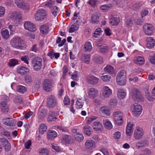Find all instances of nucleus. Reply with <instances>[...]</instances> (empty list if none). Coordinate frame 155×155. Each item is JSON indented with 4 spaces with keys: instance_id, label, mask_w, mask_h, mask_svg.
Here are the masks:
<instances>
[{
    "instance_id": "nucleus-16",
    "label": "nucleus",
    "mask_w": 155,
    "mask_h": 155,
    "mask_svg": "<svg viewBox=\"0 0 155 155\" xmlns=\"http://www.w3.org/2000/svg\"><path fill=\"white\" fill-rule=\"evenodd\" d=\"M103 92L102 94L105 97H108L112 94V90L107 86H105L103 88Z\"/></svg>"
},
{
    "instance_id": "nucleus-29",
    "label": "nucleus",
    "mask_w": 155,
    "mask_h": 155,
    "mask_svg": "<svg viewBox=\"0 0 155 155\" xmlns=\"http://www.w3.org/2000/svg\"><path fill=\"white\" fill-rule=\"evenodd\" d=\"M0 106L2 112H7L8 111V107L6 102L3 101L0 104Z\"/></svg>"
},
{
    "instance_id": "nucleus-52",
    "label": "nucleus",
    "mask_w": 155,
    "mask_h": 155,
    "mask_svg": "<svg viewBox=\"0 0 155 155\" xmlns=\"http://www.w3.org/2000/svg\"><path fill=\"white\" fill-rule=\"evenodd\" d=\"M46 114V110L45 109H42L40 111V113L39 116V118L41 120H43Z\"/></svg>"
},
{
    "instance_id": "nucleus-26",
    "label": "nucleus",
    "mask_w": 155,
    "mask_h": 155,
    "mask_svg": "<svg viewBox=\"0 0 155 155\" xmlns=\"http://www.w3.org/2000/svg\"><path fill=\"white\" fill-rule=\"evenodd\" d=\"M100 111L102 114L103 115L109 116L110 112L108 108L106 106H103L101 107Z\"/></svg>"
},
{
    "instance_id": "nucleus-42",
    "label": "nucleus",
    "mask_w": 155,
    "mask_h": 155,
    "mask_svg": "<svg viewBox=\"0 0 155 155\" xmlns=\"http://www.w3.org/2000/svg\"><path fill=\"white\" fill-rule=\"evenodd\" d=\"M103 124L105 127L107 129H111L113 127L112 124L108 120H103Z\"/></svg>"
},
{
    "instance_id": "nucleus-18",
    "label": "nucleus",
    "mask_w": 155,
    "mask_h": 155,
    "mask_svg": "<svg viewBox=\"0 0 155 155\" xmlns=\"http://www.w3.org/2000/svg\"><path fill=\"white\" fill-rule=\"evenodd\" d=\"M147 41V46L149 48L153 47L155 45V41L151 37L147 38H146Z\"/></svg>"
},
{
    "instance_id": "nucleus-53",
    "label": "nucleus",
    "mask_w": 155,
    "mask_h": 155,
    "mask_svg": "<svg viewBox=\"0 0 155 155\" xmlns=\"http://www.w3.org/2000/svg\"><path fill=\"white\" fill-rule=\"evenodd\" d=\"M78 74V72L77 71H75L71 75V78L74 81H77L79 78Z\"/></svg>"
},
{
    "instance_id": "nucleus-9",
    "label": "nucleus",
    "mask_w": 155,
    "mask_h": 155,
    "mask_svg": "<svg viewBox=\"0 0 155 155\" xmlns=\"http://www.w3.org/2000/svg\"><path fill=\"white\" fill-rule=\"evenodd\" d=\"M24 25L25 29L34 32L36 30L35 25L31 22L26 21L25 22Z\"/></svg>"
},
{
    "instance_id": "nucleus-30",
    "label": "nucleus",
    "mask_w": 155,
    "mask_h": 155,
    "mask_svg": "<svg viewBox=\"0 0 155 155\" xmlns=\"http://www.w3.org/2000/svg\"><path fill=\"white\" fill-rule=\"evenodd\" d=\"M91 55L90 54H85L81 57V59L85 63L88 64L90 61Z\"/></svg>"
},
{
    "instance_id": "nucleus-24",
    "label": "nucleus",
    "mask_w": 155,
    "mask_h": 155,
    "mask_svg": "<svg viewBox=\"0 0 155 155\" xmlns=\"http://www.w3.org/2000/svg\"><path fill=\"white\" fill-rule=\"evenodd\" d=\"M57 135V132L54 130H49L47 138L49 140H52Z\"/></svg>"
},
{
    "instance_id": "nucleus-34",
    "label": "nucleus",
    "mask_w": 155,
    "mask_h": 155,
    "mask_svg": "<svg viewBox=\"0 0 155 155\" xmlns=\"http://www.w3.org/2000/svg\"><path fill=\"white\" fill-rule=\"evenodd\" d=\"M126 95V93L123 89H120L118 90L117 96L119 99H123Z\"/></svg>"
},
{
    "instance_id": "nucleus-19",
    "label": "nucleus",
    "mask_w": 155,
    "mask_h": 155,
    "mask_svg": "<svg viewBox=\"0 0 155 155\" xmlns=\"http://www.w3.org/2000/svg\"><path fill=\"white\" fill-rule=\"evenodd\" d=\"M133 124L130 122H129L127 126L126 129V134L129 136L132 135L133 130Z\"/></svg>"
},
{
    "instance_id": "nucleus-5",
    "label": "nucleus",
    "mask_w": 155,
    "mask_h": 155,
    "mask_svg": "<svg viewBox=\"0 0 155 155\" xmlns=\"http://www.w3.org/2000/svg\"><path fill=\"white\" fill-rule=\"evenodd\" d=\"M57 99L56 97L53 95L49 96L47 100V105L50 107H53L57 105Z\"/></svg>"
},
{
    "instance_id": "nucleus-63",
    "label": "nucleus",
    "mask_w": 155,
    "mask_h": 155,
    "mask_svg": "<svg viewBox=\"0 0 155 155\" xmlns=\"http://www.w3.org/2000/svg\"><path fill=\"white\" fill-rule=\"evenodd\" d=\"M31 145V140H28L27 141H26L25 143V148L26 149H29L30 148V147Z\"/></svg>"
},
{
    "instance_id": "nucleus-55",
    "label": "nucleus",
    "mask_w": 155,
    "mask_h": 155,
    "mask_svg": "<svg viewBox=\"0 0 155 155\" xmlns=\"http://www.w3.org/2000/svg\"><path fill=\"white\" fill-rule=\"evenodd\" d=\"M114 119H117L118 117H123V114L120 111H117L115 112L114 114Z\"/></svg>"
},
{
    "instance_id": "nucleus-20",
    "label": "nucleus",
    "mask_w": 155,
    "mask_h": 155,
    "mask_svg": "<svg viewBox=\"0 0 155 155\" xmlns=\"http://www.w3.org/2000/svg\"><path fill=\"white\" fill-rule=\"evenodd\" d=\"M92 126L93 129L96 131H101L102 128V125L99 122H94L92 124Z\"/></svg>"
},
{
    "instance_id": "nucleus-10",
    "label": "nucleus",
    "mask_w": 155,
    "mask_h": 155,
    "mask_svg": "<svg viewBox=\"0 0 155 155\" xmlns=\"http://www.w3.org/2000/svg\"><path fill=\"white\" fill-rule=\"evenodd\" d=\"M43 88L47 92H49L51 90L52 85L51 81L48 79L45 80L43 84Z\"/></svg>"
},
{
    "instance_id": "nucleus-61",
    "label": "nucleus",
    "mask_w": 155,
    "mask_h": 155,
    "mask_svg": "<svg viewBox=\"0 0 155 155\" xmlns=\"http://www.w3.org/2000/svg\"><path fill=\"white\" fill-rule=\"evenodd\" d=\"M57 128L64 132H68V130L67 127L62 126H58L57 127Z\"/></svg>"
},
{
    "instance_id": "nucleus-48",
    "label": "nucleus",
    "mask_w": 155,
    "mask_h": 155,
    "mask_svg": "<svg viewBox=\"0 0 155 155\" xmlns=\"http://www.w3.org/2000/svg\"><path fill=\"white\" fill-rule=\"evenodd\" d=\"M103 31L101 30L100 28H98L97 29L94 34V37L95 38H97L99 36L102 35V33Z\"/></svg>"
},
{
    "instance_id": "nucleus-8",
    "label": "nucleus",
    "mask_w": 155,
    "mask_h": 155,
    "mask_svg": "<svg viewBox=\"0 0 155 155\" xmlns=\"http://www.w3.org/2000/svg\"><path fill=\"white\" fill-rule=\"evenodd\" d=\"M143 134L142 129L141 128L137 127L134 130V135L136 139L139 140L142 138Z\"/></svg>"
},
{
    "instance_id": "nucleus-56",
    "label": "nucleus",
    "mask_w": 155,
    "mask_h": 155,
    "mask_svg": "<svg viewBox=\"0 0 155 155\" xmlns=\"http://www.w3.org/2000/svg\"><path fill=\"white\" fill-rule=\"evenodd\" d=\"M109 103L111 107H114L117 105V100L116 99H111L110 100Z\"/></svg>"
},
{
    "instance_id": "nucleus-54",
    "label": "nucleus",
    "mask_w": 155,
    "mask_h": 155,
    "mask_svg": "<svg viewBox=\"0 0 155 155\" xmlns=\"http://www.w3.org/2000/svg\"><path fill=\"white\" fill-rule=\"evenodd\" d=\"M18 64V61L15 59H12L10 60L8 63V65L10 67L14 66Z\"/></svg>"
},
{
    "instance_id": "nucleus-50",
    "label": "nucleus",
    "mask_w": 155,
    "mask_h": 155,
    "mask_svg": "<svg viewBox=\"0 0 155 155\" xmlns=\"http://www.w3.org/2000/svg\"><path fill=\"white\" fill-rule=\"evenodd\" d=\"M99 16L97 13H94L91 16V21L93 23H97L98 22Z\"/></svg>"
},
{
    "instance_id": "nucleus-35",
    "label": "nucleus",
    "mask_w": 155,
    "mask_h": 155,
    "mask_svg": "<svg viewBox=\"0 0 155 155\" xmlns=\"http://www.w3.org/2000/svg\"><path fill=\"white\" fill-rule=\"evenodd\" d=\"M75 131L76 134L75 135V137L76 140L78 141H81L84 139V137L79 132L77 131L76 129L74 130Z\"/></svg>"
},
{
    "instance_id": "nucleus-44",
    "label": "nucleus",
    "mask_w": 155,
    "mask_h": 155,
    "mask_svg": "<svg viewBox=\"0 0 155 155\" xmlns=\"http://www.w3.org/2000/svg\"><path fill=\"white\" fill-rule=\"evenodd\" d=\"M14 103L17 105H20L23 103V99L20 97L16 96L14 100Z\"/></svg>"
},
{
    "instance_id": "nucleus-3",
    "label": "nucleus",
    "mask_w": 155,
    "mask_h": 155,
    "mask_svg": "<svg viewBox=\"0 0 155 155\" xmlns=\"http://www.w3.org/2000/svg\"><path fill=\"white\" fill-rule=\"evenodd\" d=\"M46 11L44 9H39L35 15V20L38 21H42L46 18Z\"/></svg>"
},
{
    "instance_id": "nucleus-59",
    "label": "nucleus",
    "mask_w": 155,
    "mask_h": 155,
    "mask_svg": "<svg viewBox=\"0 0 155 155\" xmlns=\"http://www.w3.org/2000/svg\"><path fill=\"white\" fill-rule=\"evenodd\" d=\"M109 49L107 46H102L100 49V51L102 53H104L107 52Z\"/></svg>"
},
{
    "instance_id": "nucleus-7",
    "label": "nucleus",
    "mask_w": 155,
    "mask_h": 155,
    "mask_svg": "<svg viewBox=\"0 0 155 155\" xmlns=\"http://www.w3.org/2000/svg\"><path fill=\"white\" fill-rule=\"evenodd\" d=\"M143 30L146 35H150L153 34L154 28L151 25L146 24L143 25Z\"/></svg>"
},
{
    "instance_id": "nucleus-57",
    "label": "nucleus",
    "mask_w": 155,
    "mask_h": 155,
    "mask_svg": "<svg viewBox=\"0 0 155 155\" xmlns=\"http://www.w3.org/2000/svg\"><path fill=\"white\" fill-rule=\"evenodd\" d=\"M52 147L53 149L57 152H61V149L57 145L54 144H52Z\"/></svg>"
},
{
    "instance_id": "nucleus-41",
    "label": "nucleus",
    "mask_w": 155,
    "mask_h": 155,
    "mask_svg": "<svg viewBox=\"0 0 155 155\" xmlns=\"http://www.w3.org/2000/svg\"><path fill=\"white\" fill-rule=\"evenodd\" d=\"M47 129V126L44 124L40 125L39 128V132L41 135L44 134Z\"/></svg>"
},
{
    "instance_id": "nucleus-43",
    "label": "nucleus",
    "mask_w": 155,
    "mask_h": 155,
    "mask_svg": "<svg viewBox=\"0 0 155 155\" xmlns=\"http://www.w3.org/2000/svg\"><path fill=\"white\" fill-rule=\"evenodd\" d=\"M17 90L18 92L21 94H24V92L27 91L25 87L21 85H19L18 86Z\"/></svg>"
},
{
    "instance_id": "nucleus-22",
    "label": "nucleus",
    "mask_w": 155,
    "mask_h": 155,
    "mask_svg": "<svg viewBox=\"0 0 155 155\" xmlns=\"http://www.w3.org/2000/svg\"><path fill=\"white\" fill-rule=\"evenodd\" d=\"M93 62L97 64H100L103 63L102 58L98 55H95L93 57Z\"/></svg>"
},
{
    "instance_id": "nucleus-37",
    "label": "nucleus",
    "mask_w": 155,
    "mask_h": 155,
    "mask_svg": "<svg viewBox=\"0 0 155 155\" xmlns=\"http://www.w3.org/2000/svg\"><path fill=\"white\" fill-rule=\"evenodd\" d=\"M92 48L91 43L90 42L87 41L85 43L84 47L85 51H90Z\"/></svg>"
},
{
    "instance_id": "nucleus-1",
    "label": "nucleus",
    "mask_w": 155,
    "mask_h": 155,
    "mask_svg": "<svg viewBox=\"0 0 155 155\" xmlns=\"http://www.w3.org/2000/svg\"><path fill=\"white\" fill-rule=\"evenodd\" d=\"M126 73L124 70H122L118 72L117 76L116 81L117 84L120 85H124L126 82Z\"/></svg>"
},
{
    "instance_id": "nucleus-6",
    "label": "nucleus",
    "mask_w": 155,
    "mask_h": 155,
    "mask_svg": "<svg viewBox=\"0 0 155 155\" xmlns=\"http://www.w3.org/2000/svg\"><path fill=\"white\" fill-rule=\"evenodd\" d=\"M132 110L135 115L137 116L140 115L141 114L142 108L140 104L135 103L132 105Z\"/></svg>"
},
{
    "instance_id": "nucleus-27",
    "label": "nucleus",
    "mask_w": 155,
    "mask_h": 155,
    "mask_svg": "<svg viewBox=\"0 0 155 155\" xmlns=\"http://www.w3.org/2000/svg\"><path fill=\"white\" fill-rule=\"evenodd\" d=\"M147 145V142L146 140H144L140 141L136 143V146L138 148L140 149L146 146Z\"/></svg>"
},
{
    "instance_id": "nucleus-45",
    "label": "nucleus",
    "mask_w": 155,
    "mask_h": 155,
    "mask_svg": "<svg viewBox=\"0 0 155 155\" xmlns=\"http://www.w3.org/2000/svg\"><path fill=\"white\" fill-rule=\"evenodd\" d=\"M102 75L101 78L103 81L105 82H108L110 81L111 78L110 75H104V74H103Z\"/></svg>"
},
{
    "instance_id": "nucleus-14",
    "label": "nucleus",
    "mask_w": 155,
    "mask_h": 155,
    "mask_svg": "<svg viewBox=\"0 0 155 155\" xmlns=\"http://www.w3.org/2000/svg\"><path fill=\"white\" fill-rule=\"evenodd\" d=\"M15 3L16 5L19 8H22L25 9H28L29 6L26 5L24 2L22 0H15Z\"/></svg>"
},
{
    "instance_id": "nucleus-11",
    "label": "nucleus",
    "mask_w": 155,
    "mask_h": 155,
    "mask_svg": "<svg viewBox=\"0 0 155 155\" xmlns=\"http://www.w3.org/2000/svg\"><path fill=\"white\" fill-rule=\"evenodd\" d=\"M131 96L135 100H137V99H140L142 98L141 93L137 89H134L132 90Z\"/></svg>"
},
{
    "instance_id": "nucleus-58",
    "label": "nucleus",
    "mask_w": 155,
    "mask_h": 155,
    "mask_svg": "<svg viewBox=\"0 0 155 155\" xmlns=\"http://www.w3.org/2000/svg\"><path fill=\"white\" fill-rule=\"evenodd\" d=\"M39 153L40 155H48L49 151L47 149L44 148L40 151Z\"/></svg>"
},
{
    "instance_id": "nucleus-12",
    "label": "nucleus",
    "mask_w": 155,
    "mask_h": 155,
    "mask_svg": "<svg viewBox=\"0 0 155 155\" xmlns=\"http://www.w3.org/2000/svg\"><path fill=\"white\" fill-rule=\"evenodd\" d=\"M87 80L88 83L94 84L97 83L99 81V79L92 75H90L87 77Z\"/></svg>"
},
{
    "instance_id": "nucleus-36",
    "label": "nucleus",
    "mask_w": 155,
    "mask_h": 155,
    "mask_svg": "<svg viewBox=\"0 0 155 155\" xmlns=\"http://www.w3.org/2000/svg\"><path fill=\"white\" fill-rule=\"evenodd\" d=\"M104 70L105 71L110 74H113L114 72V67L110 65L106 66V67L104 68Z\"/></svg>"
},
{
    "instance_id": "nucleus-25",
    "label": "nucleus",
    "mask_w": 155,
    "mask_h": 155,
    "mask_svg": "<svg viewBox=\"0 0 155 155\" xmlns=\"http://www.w3.org/2000/svg\"><path fill=\"white\" fill-rule=\"evenodd\" d=\"M76 22L74 23L72 25L69 30V32L70 33H72L78 30L79 27V25L77 23L78 22L77 20L76 21Z\"/></svg>"
},
{
    "instance_id": "nucleus-47",
    "label": "nucleus",
    "mask_w": 155,
    "mask_h": 155,
    "mask_svg": "<svg viewBox=\"0 0 155 155\" xmlns=\"http://www.w3.org/2000/svg\"><path fill=\"white\" fill-rule=\"evenodd\" d=\"M112 7L111 4H105L101 5L100 8L101 10L104 12L108 11L109 9Z\"/></svg>"
},
{
    "instance_id": "nucleus-31",
    "label": "nucleus",
    "mask_w": 155,
    "mask_h": 155,
    "mask_svg": "<svg viewBox=\"0 0 155 155\" xmlns=\"http://www.w3.org/2000/svg\"><path fill=\"white\" fill-rule=\"evenodd\" d=\"M134 61L136 64H142L144 63V58L142 56H138L135 58Z\"/></svg>"
},
{
    "instance_id": "nucleus-38",
    "label": "nucleus",
    "mask_w": 155,
    "mask_h": 155,
    "mask_svg": "<svg viewBox=\"0 0 155 155\" xmlns=\"http://www.w3.org/2000/svg\"><path fill=\"white\" fill-rule=\"evenodd\" d=\"M24 81L26 84H30L32 83L33 79L30 75L26 74L24 77Z\"/></svg>"
},
{
    "instance_id": "nucleus-13",
    "label": "nucleus",
    "mask_w": 155,
    "mask_h": 155,
    "mask_svg": "<svg viewBox=\"0 0 155 155\" xmlns=\"http://www.w3.org/2000/svg\"><path fill=\"white\" fill-rule=\"evenodd\" d=\"M97 91L94 88H90L87 90V94L89 97L94 99L97 95Z\"/></svg>"
},
{
    "instance_id": "nucleus-23",
    "label": "nucleus",
    "mask_w": 155,
    "mask_h": 155,
    "mask_svg": "<svg viewBox=\"0 0 155 155\" xmlns=\"http://www.w3.org/2000/svg\"><path fill=\"white\" fill-rule=\"evenodd\" d=\"M120 22L119 18L117 16H114L110 20V22L113 26L117 25Z\"/></svg>"
},
{
    "instance_id": "nucleus-49",
    "label": "nucleus",
    "mask_w": 155,
    "mask_h": 155,
    "mask_svg": "<svg viewBox=\"0 0 155 155\" xmlns=\"http://www.w3.org/2000/svg\"><path fill=\"white\" fill-rule=\"evenodd\" d=\"M83 105V103L82 100L80 98H78L76 104V107L78 109L81 108Z\"/></svg>"
},
{
    "instance_id": "nucleus-15",
    "label": "nucleus",
    "mask_w": 155,
    "mask_h": 155,
    "mask_svg": "<svg viewBox=\"0 0 155 155\" xmlns=\"http://www.w3.org/2000/svg\"><path fill=\"white\" fill-rule=\"evenodd\" d=\"M3 123L5 125L8 126H13L15 125V121L12 118H8L3 119Z\"/></svg>"
},
{
    "instance_id": "nucleus-40",
    "label": "nucleus",
    "mask_w": 155,
    "mask_h": 155,
    "mask_svg": "<svg viewBox=\"0 0 155 155\" xmlns=\"http://www.w3.org/2000/svg\"><path fill=\"white\" fill-rule=\"evenodd\" d=\"M56 114L54 112L50 111L48 116V120L50 121H54L57 119L55 117Z\"/></svg>"
},
{
    "instance_id": "nucleus-33",
    "label": "nucleus",
    "mask_w": 155,
    "mask_h": 155,
    "mask_svg": "<svg viewBox=\"0 0 155 155\" xmlns=\"http://www.w3.org/2000/svg\"><path fill=\"white\" fill-rule=\"evenodd\" d=\"M49 31V27L48 26L43 25L40 27V31L41 33L45 35L47 34Z\"/></svg>"
},
{
    "instance_id": "nucleus-17",
    "label": "nucleus",
    "mask_w": 155,
    "mask_h": 155,
    "mask_svg": "<svg viewBox=\"0 0 155 155\" xmlns=\"http://www.w3.org/2000/svg\"><path fill=\"white\" fill-rule=\"evenodd\" d=\"M86 148L88 149L92 150L95 147V143L94 141L91 140H87L85 143Z\"/></svg>"
},
{
    "instance_id": "nucleus-62",
    "label": "nucleus",
    "mask_w": 155,
    "mask_h": 155,
    "mask_svg": "<svg viewBox=\"0 0 155 155\" xmlns=\"http://www.w3.org/2000/svg\"><path fill=\"white\" fill-rule=\"evenodd\" d=\"M21 59L22 61H24L27 64H29L28 61L29 60V57L27 56H25L21 58Z\"/></svg>"
},
{
    "instance_id": "nucleus-46",
    "label": "nucleus",
    "mask_w": 155,
    "mask_h": 155,
    "mask_svg": "<svg viewBox=\"0 0 155 155\" xmlns=\"http://www.w3.org/2000/svg\"><path fill=\"white\" fill-rule=\"evenodd\" d=\"M71 139V136L68 135H64L63 136L61 140L63 142L69 143L70 142Z\"/></svg>"
},
{
    "instance_id": "nucleus-51",
    "label": "nucleus",
    "mask_w": 155,
    "mask_h": 155,
    "mask_svg": "<svg viewBox=\"0 0 155 155\" xmlns=\"http://www.w3.org/2000/svg\"><path fill=\"white\" fill-rule=\"evenodd\" d=\"M52 15L55 17L56 16L59 11V9L56 6H54L52 8Z\"/></svg>"
},
{
    "instance_id": "nucleus-64",
    "label": "nucleus",
    "mask_w": 155,
    "mask_h": 155,
    "mask_svg": "<svg viewBox=\"0 0 155 155\" xmlns=\"http://www.w3.org/2000/svg\"><path fill=\"white\" fill-rule=\"evenodd\" d=\"M113 136L115 139H118L120 137L121 134L120 132L119 131H117L114 133Z\"/></svg>"
},
{
    "instance_id": "nucleus-32",
    "label": "nucleus",
    "mask_w": 155,
    "mask_h": 155,
    "mask_svg": "<svg viewBox=\"0 0 155 155\" xmlns=\"http://www.w3.org/2000/svg\"><path fill=\"white\" fill-rule=\"evenodd\" d=\"M92 130L91 128L89 126H85L84 127V133L88 136H89L91 135Z\"/></svg>"
},
{
    "instance_id": "nucleus-39",
    "label": "nucleus",
    "mask_w": 155,
    "mask_h": 155,
    "mask_svg": "<svg viewBox=\"0 0 155 155\" xmlns=\"http://www.w3.org/2000/svg\"><path fill=\"white\" fill-rule=\"evenodd\" d=\"M1 34L3 38L5 39H7L9 36L8 31L6 29H3L2 30Z\"/></svg>"
},
{
    "instance_id": "nucleus-60",
    "label": "nucleus",
    "mask_w": 155,
    "mask_h": 155,
    "mask_svg": "<svg viewBox=\"0 0 155 155\" xmlns=\"http://www.w3.org/2000/svg\"><path fill=\"white\" fill-rule=\"evenodd\" d=\"M142 5V4L141 2H138L136 3L133 6V8L134 10L139 8Z\"/></svg>"
},
{
    "instance_id": "nucleus-2",
    "label": "nucleus",
    "mask_w": 155,
    "mask_h": 155,
    "mask_svg": "<svg viewBox=\"0 0 155 155\" xmlns=\"http://www.w3.org/2000/svg\"><path fill=\"white\" fill-rule=\"evenodd\" d=\"M42 60L38 57H35L31 59V64L35 71L40 70L42 66Z\"/></svg>"
},
{
    "instance_id": "nucleus-4",
    "label": "nucleus",
    "mask_w": 155,
    "mask_h": 155,
    "mask_svg": "<svg viewBox=\"0 0 155 155\" xmlns=\"http://www.w3.org/2000/svg\"><path fill=\"white\" fill-rule=\"evenodd\" d=\"M23 41L22 40L18 37L13 38L11 40L10 44L14 48L18 49L22 48V44Z\"/></svg>"
},
{
    "instance_id": "nucleus-28",
    "label": "nucleus",
    "mask_w": 155,
    "mask_h": 155,
    "mask_svg": "<svg viewBox=\"0 0 155 155\" xmlns=\"http://www.w3.org/2000/svg\"><path fill=\"white\" fill-rule=\"evenodd\" d=\"M12 18L16 20L21 19L22 17V15L19 12H12Z\"/></svg>"
},
{
    "instance_id": "nucleus-21",
    "label": "nucleus",
    "mask_w": 155,
    "mask_h": 155,
    "mask_svg": "<svg viewBox=\"0 0 155 155\" xmlns=\"http://www.w3.org/2000/svg\"><path fill=\"white\" fill-rule=\"evenodd\" d=\"M17 71L21 75L28 73L29 72V69L25 67H20L18 68Z\"/></svg>"
}]
</instances>
